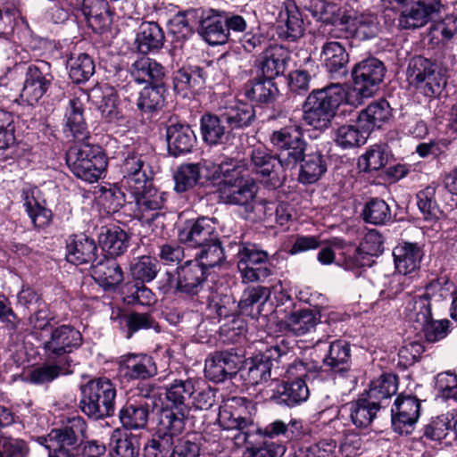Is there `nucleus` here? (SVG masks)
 Returning a JSON list of instances; mask_svg holds the SVG:
<instances>
[{
  "mask_svg": "<svg viewBox=\"0 0 457 457\" xmlns=\"http://www.w3.org/2000/svg\"><path fill=\"white\" fill-rule=\"evenodd\" d=\"M130 74L135 82L138 84L147 83L150 86L163 84L165 76L163 66L149 57L137 59L130 67Z\"/></svg>",
  "mask_w": 457,
  "mask_h": 457,
  "instance_id": "nucleus-38",
  "label": "nucleus"
},
{
  "mask_svg": "<svg viewBox=\"0 0 457 457\" xmlns=\"http://www.w3.org/2000/svg\"><path fill=\"white\" fill-rule=\"evenodd\" d=\"M320 319L316 312L303 309L290 312L286 317L285 323L289 332L296 337H302L314 331Z\"/></svg>",
  "mask_w": 457,
  "mask_h": 457,
  "instance_id": "nucleus-45",
  "label": "nucleus"
},
{
  "mask_svg": "<svg viewBox=\"0 0 457 457\" xmlns=\"http://www.w3.org/2000/svg\"><path fill=\"white\" fill-rule=\"evenodd\" d=\"M83 112L84 104L79 98L74 97L69 101L65 112V127L77 141H84L88 137Z\"/></svg>",
  "mask_w": 457,
  "mask_h": 457,
  "instance_id": "nucleus-41",
  "label": "nucleus"
},
{
  "mask_svg": "<svg viewBox=\"0 0 457 457\" xmlns=\"http://www.w3.org/2000/svg\"><path fill=\"white\" fill-rule=\"evenodd\" d=\"M163 84L145 87L137 98V106L142 113L152 114L161 110L165 102Z\"/></svg>",
  "mask_w": 457,
  "mask_h": 457,
  "instance_id": "nucleus-50",
  "label": "nucleus"
},
{
  "mask_svg": "<svg viewBox=\"0 0 457 457\" xmlns=\"http://www.w3.org/2000/svg\"><path fill=\"white\" fill-rule=\"evenodd\" d=\"M179 293L195 295L203 289L206 281V270L196 261H187L177 268Z\"/></svg>",
  "mask_w": 457,
  "mask_h": 457,
  "instance_id": "nucleus-28",
  "label": "nucleus"
},
{
  "mask_svg": "<svg viewBox=\"0 0 457 457\" xmlns=\"http://www.w3.org/2000/svg\"><path fill=\"white\" fill-rule=\"evenodd\" d=\"M270 295L269 287L262 286L249 287L245 288L238 303V308L242 313L250 314L251 309L255 304H263Z\"/></svg>",
  "mask_w": 457,
  "mask_h": 457,
  "instance_id": "nucleus-62",
  "label": "nucleus"
},
{
  "mask_svg": "<svg viewBox=\"0 0 457 457\" xmlns=\"http://www.w3.org/2000/svg\"><path fill=\"white\" fill-rule=\"evenodd\" d=\"M159 272V262L156 259L143 255L136 258L130 264V273L134 279L142 283L153 281Z\"/></svg>",
  "mask_w": 457,
  "mask_h": 457,
  "instance_id": "nucleus-56",
  "label": "nucleus"
},
{
  "mask_svg": "<svg viewBox=\"0 0 457 457\" xmlns=\"http://www.w3.org/2000/svg\"><path fill=\"white\" fill-rule=\"evenodd\" d=\"M393 256L397 272L406 276L420 270L424 251L418 243L403 242L394 248Z\"/></svg>",
  "mask_w": 457,
  "mask_h": 457,
  "instance_id": "nucleus-26",
  "label": "nucleus"
},
{
  "mask_svg": "<svg viewBox=\"0 0 457 457\" xmlns=\"http://www.w3.org/2000/svg\"><path fill=\"white\" fill-rule=\"evenodd\" d=\"M184 429L159 420L156 432L144 445L143 457H168L173 438L179 436Z\"/></svg>",
  "mask_w": 457,
  "mask_h": 457,
  "instance_id": "nucleus-24",
  "label": "nucleus"
},
{
  "mask_svg": "<svg viewBox=\"0 0 457 457\" xmlns=\"http://www.w3.org/2000/svg\"><path fill=\"white\" fill-rule=\"evenodd\" d=\"M152 158L153 152L145 145H138L123 153L120 163L121 185L128 190L139 192L145 183L153 179L150 165Z\"/></svg>",
  "mask_w": 457,
  "mask_h": 457,
  "instance_id": "nucleus-6",
  "label": "nucleus"
},
{
  "mask_svg": "<svg viewBox=\"0 0 457 457\" xmlns=\"http://www.w3.org/2000/svg\"><path fill=\"white\" fill-rule=\"evenodd\" d=\"M404 318L418 329L432 316L431 303L428 297L406 294L403 307Z\"/></svg>",
  "mask_w": 457,
  "mask_h": 457,
  "instance_id": "nucleus-37",
  "label": "nucleus"
},
{
  "mask_svg": "<svg viewBox=\"0 0 457 457\" xmlns=\"http://www.w3.org/2000/svg\"><path fill=\"white\" fill-rule=\"evenodd\" d=\"M252 170L260 175L262 181L271 188L280 187L286 178L278 155L263 146L254 147L250 154Z\"/></svg>",
  "mask_w": 457,
  "mask_h": 457,
  "instance_id": "nucleus-15",
  "label": "nucleus"
},
{
  "mask_svg": "<svg viewBox=\"0 0 457 457\" xmlns=\"http://www.w3.org/2000/svg\"><path fill=\"white\" fill-rule=\"evenodd\" d=\"M148 416V407L141 403H127L119 411V419L122 427L129 430L145 428Z\"/></svg>",
  "mask_w": 457,
  "mask_h": 457,
  "instance_id": "nucleus-51",
  "label": "nucleus"
},
{
  "mask_svg": "<svg viewBox=\"0 0 457 457\" xmlns=\"http://www.w3.org/2000/svg\"><path fill=\"white\" fill-rule=\"evenodd\" d=\"M196 379H174L166 386V404L159 420L185 429L186 420L190 411L192 396L195 394Z\"/></svg>",
  "mask_w": 457,
  "mask_h": 457,
  "instance_id": "nucleus-3",
  "label": "nucleus"
},
{
  "mask_svg": "<svg viewBox=\"0 0 457 457\" xmlns=\"http://www.w3.org/2000/svg\"><path fill=\"white\" fill-rule=\"evenodd\" d=\"M370 133L364 128L356 125L345 124L334 131V141L342 149H351L364 145Z\"/></svg>",
  "mask_w": 457,
  "mask_h": 457,
  "instance_id": "nucleus-47",
  "label": "nucleus"
},
{
  "mask_svg": "<svg viewBox=\"0 0 457 457\" xmlns=\"http://www.w3.org/2000/svg\"><path fill=\"white\" fill-rule=\"evenodd\" d=\"M201 251L193 261H196L206 270L220 265L225 260V253L219 237L213 242L199 246Z\"/></svg>",
  "mask_w": 457,
  "mask_h": 457,
  "instance_id": "nucleus-55",
  "label": "nucleus"
},
{
  "mask_svg": "<svg viewBox=\"0 0 457 457\" xmlns=\"http://www.w3.org/2000/svg\"><path fill=\"white\" fill-rule=\"evenodd\" d=\"M53 80L48 62L41 61L29 65L25 72L21 100L29 105L38 103L51 87Z\"/></svg>",
  "mask_w": 457,
  "mask_h": 457,
  "instance_id": "nucleus-13",
  "label": "nucleus"
},
{
  "mask_svg": "<svg viewBox=\"0 0 457 457\" xmlns=\"http://www.w3.org/2000/svg\"><path fill=\"white\" fill-rule=\"evenodd\" d=\"M386 72L384 63L375 57L356 63L352 71L353 87L347 92L348 104L357 106L377 91Z\"/></svg>",
  "mask_w": 457,
  "mask_h": 457,
  "instance_id": "nucleus-5",
  "label": "nucleus"
},
{
  "mask_svg": "<svg viewBox=\"0 0 457 457\" xmlns=\"http://www.w3.org/2000/svg\"><path fill=\"white\" fill-rule=\"evenodd\" d=\"M223 11L209 8L200 9L198 18V34L210 46L227 43Z\"/></svg>",
  "mask_w": 457,
  "mask_h": 457,
  "instance_id": "nucleus-21",
  "label": "nucleus"
},
{
  "mask_svg": "<svg viewBox=\"0 0 457 457\" xmlns=\"http://www.w3.org/2000/svg\"><path fill=\"white\" fill-rule=\"evenodd\" d=\"M80 393L79 408L88 418L99 420L113 416L117 390L109 378L90 379L80 386Z\"/></svg>",
  "mask_w": 457,
  "mask_h": 457,
  "instance_id": "nucleus-2",
  "label": "nucleus"
},
{
  "mask_svg": "<svg viewBox=\"0 0 457 457\" xmlns=\"http://www.w3.org/2000/svg\"><path fill=\"white\" fill-rule=\"evenodd\" d=\"M436 187L428 186L417 194V204L427 220H437L441 214L436 198Z\"/></svg>",
  "mask_w": 457,
  "mask_h": 457,
  "instance_id": "nucleus-61",
  "label": "nucleus"
},
{
  "mask_svg": "<svg viewBox=\"0 0 457 457\" xmlns=\"http://www.w3.org/2000/svg\"><path fill=\"white\" fill-rule=\"evenodd\" d=\"M129 191L135 198L137 217L141 222L151 224L161 215V211L164 208L167 200V194L155 188L152 180L145 183L139 192Z\"/></svg>",
  "mask_w": 457,
  "mask_h": 457,
  "instance_id": "nucleus-16",
  "label": "nucleus"
},
{
  "mask_svg": "<svg viewBox=\"0 0 457 457\" xmlns=\"http://www.w3.org/2000/svg\"><path fill=\"white\" fill-rule=\"evenodd\" d=\"M361 217L367 223L382 226L392 220V212L386 201L376 197L370 199L365 204Z\"/></svg>",
  "mask_w": 457,
  "mask_h": 457,
  "instance_id": "nucleus-52",
  "label": "nucleus"
},
{
  "mask_svg": "<svg viewBox=\"0 0 457 457\" xmlns=\"http://www.w3.org/2000/svg\"><path fill=\"white\" fill-rule=\"evenodd\" d=\"M348 104L345 87L340 83L312 90L303 105V120L314 129H328L342 104Z\"/></svg>",
  "mask_w": 457,
  "mask_h": 457,
  "instance_id": "nucleus-1",
  "label": "nucleus"
},
{
  "mask_svg": "<svg viewBox=\"0 0 457 457\" xmlns=\"http://www.w3.org/2000/svg\"><path fill=\"white\" fill-rule=\"evenodd\" d=\"M287 354V347L278 345L270 346L265 353L252 358L245 369L241 370L240 377L246 386H257L267 382L271 376L274 361Z\"/></svg>",
  "mask_w": 457,
  "mask_h": 457,
  "instance_id": "nucleus-12",
  "label": "nucleus"
},
{
  "mask_svg": "<svg viewBox=\"0 0 457 457\" xmlns=\"http://www.w3.org/2000/svg\"><path fill=\"white\" fill-rule=\"evenodd\" d=\"M200 179V164L187 163L180 165L174 174L175 187L178 193H184L193 188Z\"/></svg>",
  "mask_w": 457,
  "mask_h": 457,
  "instance_id": "nucleus-59",
  "label": "nucleus"
},
{
  "mask_svg": "<svg viewBox=\"0 0 457 457\" xmlns=\"http://www.w3.org/2000/svg\"><path fill=\"white\" fill-rule=\"evenodd\" d=\"M69 75L74 83L79 84L89 79L95 72V62L87 54L72 55L68 61Z\"/></svg>",
  "mask_w": 457,
  "mask_h": 457,
  "instance_id": "nucleus-54",
  "label": "nucleus"
},
{
  "mask_svg": "<svg viewBox=\"0 0 457 457\" xmlns=\"http://www.w3.org/2000/svg\"><path fill=\"white\" fill-rule=\"evenodd\" d=\"M290 59L289 51L281 46L274 45L265 49L260 57V69L263 77L274 79L282 75Z\"/></svg>",
  "mask_w": 457,
  "mask_h": 457,
  "instance_id": "nucleus-35",
  "label": "nucleus"
},
{
  "mask_svg": "<svg viewBox=\"0 0 457 457\" xmlns=\"http://www.w3.org/2000/svg\"><path fill=\"white\" fill-rule=\"evenodd\" d=\"M237 246V266L243 283L262 282L273 274L268 252L253 243H240Z\"/></svg>",
  "mask_w": 457,
  "mask_h": 457,
  "instance_id": "nucleus-7",
  "label": "nucleus"
},
{
  "mask_svg": "<svg viewBox=\"0 0 457 457\" xmlns=\"http://www.w3.org/2000/svg\"><path fill=\"white\" fill-rule=\"evenodd\" d=\"M97 245L96 241L84 234L75 235L70 237L66 245V259L75 265L95 263Z\"/></svg>",
  "mask_w": 457,
  "mask_h": 457,
  "instance_id": "nucleus-31",
  "label": "nucleus"
},
{
  "mask_svg": "<svg viewBox=\"0 0 457 457\" xmlns=\"http://www.w3.org/2000/svg\"><path fill=\"white\" fill-rule=\"evenodd\" d=\"M219 413V423L224 430H235L232 436L235 445L241 447L249 444L247 428L253 426V419L249 411L252 402L245 397H233Z\"/></svg>",
  "mask_w": 457,
  "mask_h": 457,
  "instance_id": "nucleus-8",
  "label": "nucleus"
},
{
  "mask_svg": "<svg viewBox=\"0 0 457 457\" xmlns=\"http://www.w3.org/2000/svg\"><path fill=\"white\" fill-rule=\"evenodd\" d=\"M221 116L204 114L201 118V132L203 139L209 145L222 144L228 131L222 125Z\"/></svg>",
  "mask_w": 457,
  "mask_h": 457,
  "instance_id": "nucleus-53",
  "label": "nucleus"
},
{
  "mask_svg": "<svg viewBox=\"0 0 457 457\" xmlns=\"http://www.w3.org/2000/svg\"><path fill=\"white\" fill-rule=\"evenodd\" d=\"M276 26L279 38L295 42L303 36V17L293 0H286L278 7Z\"/></svg>",
  "mask_w": 457,
  "mask_h": 457,
  "instance_id": "nucleus-19",
  "label": "nucleus"
},
{
  "mask_svg": "<svg viewBox=\"0 0 457 457\" xmlns=\"http://www.w3.org/2000/svg\"><path fill=\"white\" fill-rule=\"evenodd\" d=\"M430 35L444 43L457 37V14L450 13L435 21L430 27Z\"/></svg>",
  "mask_w": 457,
  "mask_h": 457,
  "instance_id": "nucleus-63",
  "label": "nucleus"
},
{
  "mask_svg": "<svg viewBox=\"0 0 457 457\" xmlns=\"http://www.w3.org/2000/svg\"><path fill=\"white\" fill-rule=\"evenodd\" d=\"M391 108L388 102L385 99L370 104L363 109L358 116V123L364 126L369 133L374 128H379L386 122L391 117Z\"/></svg>",
  "mask_w": 457,
  "mask_h": 457,
  "instance_id": "nucleus-43",
  "label": "nucleus"
},
{
  "mask_svg": "<svg viewBox=\"0 0 457 457\" xmlns=\"http://www.w3.org/2000/svg\"><path fill=\"white\" fill-rule=\"evenodd\" d=\"M309 388L304 379L285 381L276 384L270 398L278 403L294 407L309 398Z\"/></svg>",
  "mask_w": 457,
  "mask_h": 457,
  "instance_id": "nucleus-33",
  "label": "nucleus"
},
{
  "mask_svg": "<svg viewBox=\"0 0 457 457\" xmlns=\"http://www.w3.org/2000/svg\"><path fill=\"white\" fill-rule=\"evenodd\" d=\"M312 16L325 24L332 25L329 30L331 37L342 38L341 33L345 24L351 22V13L336 4L319 1L310 9Z\"/></svg>",
  "mask_w": 457,
  "mask_h": 457,
  "instance_id": "nucleus-23",
  "label": "nucleus"
},
{
  "mask_svg": "<svg viewBox=\"0 0 457 457\" xmlns=\"http://www.w3.org/2000/svg\"><path fill=\"white\" fill-rule=\"evenodd\" d=\"M440 66L436 61L421 55L412 57L407 67V79L411 85L421 82L425 78Z\"/></svg>",
  "mask_w": 457,
  "mask_h": 457,
  "instance_id": "nucleus-58",
  "label": "nucleus"
},
{
  "mask_svg": "<svg viewBox=\"0 0 457 457\" xmlns=\"http://www.w3.org/2000/svg\"><path fill=\"white\" fill-rule=\"evenodd\" d=\"M220 116L231 129L248 127L255 119L253 106L240 101H230L220 109Z\"/></svg>",
  "mask_w": 457,
  "mask_h": 457,
  "instance_id": "nucleus-36",
  "label": "nucleus"
},
{
  "mask_svg": "<svg viewBox=\"0 0 457 457\" xmlns=\"http://www.w3.org/2000/svg\"><path fill=\"white\" fill-rule=\"evenodd\" d=\"M129 237L119 227L103 228L99 236V243L110 257L114 258L122 254L128 247Z\"/></svg>",
  "mask_w": 457,
  "mask_h": 457,
  "instance_id": "nucleus-48",
  "label": "nucleus"
},
{
  "mask_svg": "<svg viewBox=\"0 0 457 457\" xmlns=\"http://www.w3.org/2000/svg\"><path fill=\"white\" fill-rule=\"evenodd\" d=\"M164 33L162 28L154 21L143 22L136 37L138 52L147 54L160 49L163 46Z\"/></svg>",
  "mask_w": 457,
  "mask_h": 457,
  "instance_id": "nucleus-44",
  "label": "nucleus"
},
{
  "mask_svg": "<svg viewBox=\"0 0 457 457\" xmlns=\"http://www.w3.org/2000/svg\"><path fill=\"white\" fill-rule=\"evenodd\" d=\"M259 435L269 438L283 436L287 441L300 438L303 436L302 421L291 419L288 422L275 420L262 428H258Z\"/></svg>",
  "mask_w": 457,
  "mask_h": 457,
  "instance_id": "nucleus-46",
  "label": "nucleus"
},
{
  "mask_svg": "<svg viewBox=\"0 0 457 457\" xmlns=\"http://www.w3.org/2000/svg\"><path fill=\"white\" fill-rule=\"evenodd\" d=\"M219 237L215 222L207 217L188 220L178 229L179 241L190 247H199L213 242Z\"/></svg>",
  "mask_w": 457,
  "mask_h": 457,
  "instance_id": "nucleus-20",
  "label": "nucleus"
},
{
  "mask_svg": "<svg viewBox=\"0 0 457 457\" xmlns=\"http://www.w3.org/2000/svg\"><path fill=\"white\" fill-rule=\"evenodd\" d=\"M245 169V165L241 162L229 177L218 183L217 192L222 202L235 205H247L253 201L257 186L253 179L243 175Z\"/></svg>",
  "mask_w": 457,
  "mask_h": 457,
  "instance_id": "nucleus-10",
  "label": "nucleus"
},
{
  "mask_svg": "<svg viewBox=\"0 0 457 457\" xmlns=\"http://www.w3.org/2000/svg\"><path fill=\"white\" fill-rule=\"evenodd\" d=\"M91 276L104 290L116 288L124 280V274L118 262L104 256L91 265Z\"/></svg>",
  "mask_w": 457,
  "mask_h": 457,
  "instance_id": "nucleus-27",
  "label": "nucleus"
},
{
  "mask_svg": "<svg viewBox=\"0 0 457 457\" xmlns=\"http://www.w3.org/2000/svg\"><path fill=\"white\" fill-rule=\"evenodd\" d=\"M322 362L334 374L341 377L348 376L352 366L351 345L344 340L329 343Z\"/></svg>",
  "mask_w": 457,
  "mask_h": 457,
  "instance_id": "nucleus-25",
  "label": "nucleus"
},
{
  "mask_svg": "<svg viewBox=\"0 0 457 457\" xmlns=\"http://www.w3.org/2000/svg\"><path fill=\"white\" fill-rule=\"evenodd\" d=\"M166 140L170 154L179 156L191 152L196 137L189 125L172 123L167 127Z\"/></svg>",
  "mask_w": 457,
  "mask_h": 457,
  "instance_id": "nucleus-34",
  "label": "nucleus"
},
{
  "mask_svg": "<svg viewBox=\"0 0 457 457\" xmlns=\"http://www.w3.org/2000/svg\"><path fill=\"white\" fill-rule=\"evenodd\" d=\"M300 163L298 180L303 184L315 183L327 171V158L320 150L305 154Z\"/></svg>",
  "mask_w": 457,
  "mask_h": 457,
  "instance_id": "nucleus-39",
  "label": "nucleus"
},
{
  "mask_svg": "<svg viewBox=\"0 0 457 457\" xmlns=\"http://www.w3.org/2000/svg\"><path fill=\"white\" fill-rule=\"evenodd\" d=\"M111 457H138L139 441L132 434H124L114 439L110 451Z\"/></svg>",
  "mask_w": 457,
  "mask_h": 457,
  "instance_id": "nucleus-64",
  "label": "nucleus"
},
{
  "mask_svg": "<svg viewBox=\"0 0 457 457\" xmlns=\"http://www.w3.org/2000/svg\"><path fill=\"white\" fill-rule=\"evenodd\" d=\"M444 8L441 0H417L401 12L398 24L403 29H420L439 16Z\"/></svg>",
  "mask_w": 457,
  "mask_h": 457,
  "instance_id": "nucleus-18",
  "label": "nucleus"
},
{
  "mask_svg": "<svg viewBox=\"0 0 457 457\" xmlns=\"http://www.w3.org/2000/svg\"><path fill=\"white\" fill-rule=\"evenodd\" d=\"M379 21L378 16L372 12H361L353 16L351 22L345 24L341 33L342 38H356L360 41L369 40L378 36Z\"/></svg>",
  "mask_w": 457,
  "mask_h": 457,
  "instance_id": "nucleus-29",
  "label": "nucleus"
},
{
  "mask_svg": "<svg viewBox=\"0 0 457 457\" xmlns=\"http://www.w3.org/2000/svg\"><path fill=\"white\" fill-rule=\"evenodd\" d=\"M242 92L253 103L270 104L276 99L278 89L273 79L263 77L246 82Z\"/></svg>",
  "mask_w": 457,
  "mask_h": 457,
  "instance_id": "nucleus-40",
  "label": "nucleus"
},
{
  "mask_svg": "<svg viewBox=\"0 0 457 457\" xmlns=\"http://www.w3.org/2000/svg\"><path fill=\"white\" fill-rule=\"evenodd\" d=\"M240 363V356L228 351L216 352L205 360V377L215 382H223L236 375Z\"/></svg>",
  "mask_w": 457,
  "mask_h": 457,
  "instance_id": "nucleus-22",
  "label": "nucleus"
},
{
  "mask_svg": "<svg viewBox=\"0 0 457 457\" xmlns=\"http://www.w3.org/2000/svg\"><path fill=\"white\" fill-rule=\"evenodd\" d=\"M83 343L81 333L69 324L52 328L49 337L43 343L44 354L51 362H67L69 355Z\"/></svg>",
  "mask_w": 457,
  "mask_h": 457,
  "instance_id": "nucleus-9",
  "label": "nucleus"
},
{
  "mask_svg": "<svg viewBox=\"0 0 457 457\" xmlns=\"http://www.w3.org/2000/svg\"><path fill=\"white\" fill-rule=\"evenodd\" d=\"M156 374V363L154 358L148 354L128 353L119 359L118 378L121 382L145 380Z\"/></svg>",
  "mask_w": 457,
  "mask_h": 457,
  "instance_id": "nucleus-17",
  "label": "nucleus"
},
{
  "mask_svg": "<svg viewBox=\"0 0 457 457\" xmlns=\"http://www.w3.org/2000/svg\"><path fill=\"white\" fill-rule=\"evenodd\" d=\"M346 408L349 411V417L355 427L367 428L376 418L381 405L367 396L366 398L361 397L356 401L349 403Z\"/></svg>",
  "mask_w": 457,
  "mask_h": 457,
  "instance_id": "nucleus-42",
  "label": "nucleus"
},
{
  "mask_svg": "<svg viewBox=\"0 0 457 457\" xmlns=\"http://www.w3.org/2000/svg\"><path fill=\"white\" fill-rule=\"evenodd\" d=\"M206 76V71L200 66H183L174 74V90L182 97H188L190 94L204 85Z\"/></svg>",
  "mask_w": 457,
  "mask_h": 457,
  "instance_id": "nucleus-32",
  "label": "nucleus"
},
{
  "mask_svg": "<svg viewBox=\"0 0 457 457\" xmlns=\"http://www.w3.org/2000/svg\"><path fill=\"white\" fill-rule=\"evenodd\" d=\"M23 201L26 212L36 227L44 228L51 222V210L41 205L29 192H23Z\"/></svg>",
  "mask_w": 457,
  "mask_h": 457,
  "instance_id": "nucleus-60",
  "label": "nucleus"
},
{
  "mask_svg": "<svg viewBox=\"0 0 457 457\" xmlns=\"http://www.w3.org/2000/svg\"><path fill=\"white\" fill-rule=\"evenodd\" d=\"M66 163L79 179L89 183L96 182L107 167V161L100 146L81 144L69 148Z\"/></svg>",
  "mask_w": 457,
  "mask_h": 457,
  "instance_id": "nucleus-4",
  "label": "nucleus"
},
{
  "mask_svg": "<svg viewBox=\"0 0 457 457\" xmlns=\"http://www.w3.org/2000/svg\"><path fill=\"white\" fill-rule=\"evenodd\" d=\"M420 416V401L413 395H399L391 409L393 430L399 435H411Z\"/></svg>",
  "mask_w": 457,
  "mask_h": 457,
  "instance_id": "nucleus-14",
  "label": "nucleus"
},
{
  "mask_svg": "<svg viewBox=\"0 0 457 457\" xmlns=\"http://www.w3.org/2000/svg\"><path fill=\"white\" fill-rule=\"evenodd\" d=\"M87 423L80 416L68 418L62 426L53 428L46 436H38L37 441L46 448L62 447L79 450L86 437Z\"/></svg>",
  "mask_w": 457,
  "mask_h": 457,
  "instance_id": "nucleus-11",
  "label": "nucleus"
},
{
  "mask_svg": "<svg viewBox=\"0 0 457 457\" xmlns=\"http://www.w3.org/2000/svg\"><path fill=\"white\" fill-rule=\"evenodd\" d=\"M321 60L331 78L341 79L347 75L349 55L340 43L331 41L324 44L321 51Z\"/></svg>",
  "mask_w": 457,
  "mask_h": 457,
  "instance_id": "nucleus-30",
  "label": "nucleus"
},
{
  "mask_svg": "<svg viewBox=\"0 0 457 457\" xmlns=\"http://www.w3.org/2000/svg\"><path fill=\"white\" fill-rule=\"evenodd\" d=\"M447 70L441 65L428 75L421 82L413 85L420 93L427 97L439 96L446 85Z\"/></svg>",
  "mask_w": 457,
  "mask_h": 457,
  "instance_id": "nucleus-57",
  "label": "nucleus"
},
{
  "mask_svg": "<svg viewBox=\"0 0 457 457\" xmlns=\"http://www.w3.org/2000/svg\"><path fill=\"white\" fill-rule=\"evenodd\" d=\"M397 389L398 377L392 373H384L370 382L367 396L382 406L383 401L390 399L396 394Z\"/></svg>",
  "mask_w": 457,
  "mask_h": 457,
  "instance_id": "nucleus-49",
  "label": "nucleus"
}]
</instances>
